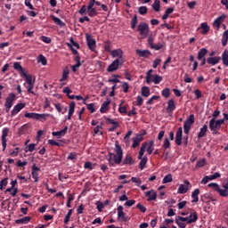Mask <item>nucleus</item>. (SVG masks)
<instances>
[{
	"mask_svg": "<svg viewBox=\"0 0 228 228\" xmlns=\"http://www.w3.org/2000/svg\"><path fill=\"white\" fill-rule=\"evenodd\" d=\"M136 54L141 58H149L151 56V51L149 50H136Z\"/></svg>",
	"mask_w": 228,
	"mask_h": 228,
	"instance_id": "obj_29",
	"label": "nucleus"
},
{
	"mask_svg": "<svg viewBox=\"0 0 228 228\" xmlns=\"http://www.w3.org/2000/svg\"><path fill=\"white\" fill-rule=\"evenodd\" d=\"M163 47H165V43H158L157 45H152L151 48L154 49V51H160Z\"/></svg>",
	"mask_w": 228,
	"mask_h": 228,
	"instance_id": "obj_45",
	"label": "nucleus"
},
{
	"mask_svg": "<svg viewBox=\"0 0 228 228\" xmlns=\"http://www.w3.org/2000/svg\"><path fill=\"white\" fill-rule=\"evenodd\" d=\"M86 108H87V110H88L91 113H95V104H94V103H87V104H86Z\"/></svg>",
	"mask_w": 228,
	"mask_h": 228,
	"instance_id": "obj_55",
	"label": "nucleus"
},
{
	"mask_svg": "<svg viewBox=\"0 0 228 228\" xmlns=\"http://www.w3.org/2000/svg\"><path fill=\"white\" fill-rule=\"evenodd\" d=\"M67 159L70 161H74V159H77V155L75 152H70L67 158Z\"/></svg>",
	"mask_w": 228,
	"mask_h": 228,
	"instance_id": "obj_61",
	"label": "nucleus"
},
{
	"mask_svg": "<svg viewBox=\"0 0 228 228\" xmlns=\"http://www.w3.org/2000/svg\"><path fill=\"white\" fill-rule=\"evenodd\" d=\"M175 143L178 146L183 144V127H179L176 132Z\"/></svg>",
	"mask_w": 228,
	"mask_h": 228,
	"instance_id": "obj_17",
	"label": "nucleus"
},
{
	"mask_svg": "<svg viewBox=\"0 0 228 228\" xmlns=\"http://www.w3.org/2000/svg\"><path fill=\"white\" fill-rule=\"evenodd\" d=\"M72 209H69L64 217V224H69L70 222V216H72Z\"/></svg>",
	"mask_w": 228,
	"mask_h": 228,
	"instance_id": "obj_47",
	"label": "nucleus"
},
{
	"mask_svg": "<svg viewBox=\"0 0 228 228\" xmlns=\"http://www.w3.org/2000/svg\"><path fill=\"white\" fill-rule=\"evenodd\" d=\"M184 184H180L179 188L177 190V193H180L181 195H184L188 191V188L190 186V181L184 180Z\"/></svg>",
	"mask_w": 228,
	"mask_h": 228,
	"instance_id": "obj_14",
	"label": "nucleus"
},
{
	"mask_svg": "<svg viewBox=\"0 0 228 228\" xmlns=\"http://www.w3.org/2000/svg\"><path fill=\"white\" fill-rule=\"evenodd\" d=\"M132 140V149H136V147H139L140 142H143V135H137L136 137H134Z\"/></svg>",
	"mask_w": 228,
	"mask_h": 228,
	"instance_id": "obj_20",
	"label": "nucleus"
},
{
	"mask_svg": "<svg viewBox=\"0 0 228 228\" xmlns=\"http://www.w3.org/2000/svg\"><path fill=\"white\" fill-rule=\"evenodd\" d=\"M162 97H166V99H168L170 97V88L166 87L165 89L162 90Z\"/></svg>",
	"mask_w": 228,
	"mask_h": 228,
	"instance_id": "obj_48",
	"label": "nucleus"
},
{
	"mask_svg": "<svg viewBox=\"0 0 228 228\" xmlns=\"http://www.w3.org/2000/svg\"><path fill=\"white\" fill-rule=\"evenodd\" d=\"M124 53L122 52V49L118 48L116 50H112V52H110V56H112L113 58H118V60H122V54Z\"/></svg>",
	"mask_w": 228,
	"mask_h": 228,
	"instance_id": "obj_23",
	"label": "nucleus"
},
{
	"mask_svg": "<svg viewBox=\"0 0 228 228\" xmlns=\"http://www.w3.org/2000/svg\"><path fill=\"white\" fill-rule=\"evenodd\" d=\"M8 186V178H4L0 181V191H3Z\"/></svg>",
	"mask_w": 228,
	"mask_h": 228,
	"instance_id": "obj_44",
	"label": "nucleus"
},
{
	"mask_svg": "<svg viewBox=\"0 0 228 228\" xmlns=\"http://www.w3.org/2000/svg\"><path fill=\"white\" fill-rule=\"evenodd\" d=\"M227 16L225 14H223L219 17H217L214 22H213V28H216V31H219L220 30V25L222 24L223 20H225V18Z\"/></svg>",
	"mask_w": 228,
	"mask_h": 228,
	"instance_id": "obj_15",
	"label": "nucleus"
},
{
	"mask_svg": "<svg viewBox=\"0 0 228 228\" xmlns=\"http://www.w3.org/2000/svg\"><path fill=\"white\" fill-rule=\"evenodd\" d=\"M38 172H40V167H37L36 164L32 166V178L34 183H38Z\"/></svg>",
	"mask_w": 228,
	"mask_h": 228,
	"instance_id": "obj_18",
	"label": "nucleus"
},
{
	"mask_svg": "<svg viewBox=\"0 0 228 228\" xmlns=\"http://www.w3.org/2000/svg\"><path fill=\"white\" fill-rule=\"evenodd\" d=\"M24 108H26V103L20 102L16 104L11 111V117H15Z\"/></svg>",
	"mask_w": 228,
	"mask_h": 228,
	"instance_id": "obj_13",
	"label": "nucleus"
},
{
	"mask_svg": "<svg viewBox=\"0 0 228 228\" xmlns=\"http://www.w3.org/2000/svg\"><path fill=\"white\" fill-rule=\"evenodd\" d=\"M176 219H178L180 222H187V224L190 225L191 224H195V222H197V216H194V217L192 219H190L188 217H183L181 216H176Z\"/></svg>",
	"mask_w": 228,
	"mask_h": 228,
	"instance_id": "obj_19",
	"label": "nucleus"
},
{
	"mask_svg": "<svg viewBox=\"0 0 228 228\" xmlns=\"http://www.w3.org/2000/svg\"><path fill=\"white\" fill-rule=\"evenodd\" d=\"M193 124H195V116L191 114L183 123L184 134H190V130L191 129V126H193Z\"/></svg>",
	"mask_w": 228,
	"mask_h": 228,
	"instance_id": "obj_7",
	"label": "nucleus"
},
{
	"mask_svg": "<svg viewBox=\"0 0 228 228\" xmlns=\"http://www.w3.org/2000/svg\"><path fill=\"white\" fill-rule=\"evenodd\" d=\"M218 177H222V175L218 172H216L214 175H208L210 181H215V179H218Z\"/></svg>",
	"mask_w": 228,
	"mask_h": 228,
	"instance_id": "obj_56",
	"label": "nucleus"
},
{
	"mask_svg": "<svg viewBox=\"0 0 228 228\" xmlns=\"http://www.w3.org/2000/svg\"><path fill=\"white\" fill-rule=\"evenodd\" d=\"M147 6H141L138 8V12L140 13V15H145L147 13Z\"/></svg>",
	"mask_w": 228,
	"mask_h": 228,
	"instance_id": "obj_57",
	"label": "nucleus"
},
{
	"mask_svg": "<svg viewBox=\"0 0 228 228\" xmlns=\"http://www.w3.org/2000/svg\"><path fill=\"white\" fill-rule=\"evenodd\" d=\"M208 187L212 188V190H214V191H217V193H219L220 197H224L223 189L220 188V185H218V183H211L208 184Z\"/></svg>",
	"mask_w": 228,
	"mask_h": 228,
	"instance_id": "obj_16",
	"label": "nucleus"
},
{
	"mask_svg": "<svg viewBox=\"0 0 228 228\" xmlns=\"http://www.w3.org/2000/svg\"><path fill=\"white\" fill-rule=\"evenodd\" d=\"M140 163H139V168L140 170H143L145 168V166L147 165V157H142Z\"/></svg>",
	"mask_w": 228,
	"mask_h": 228,
	"instance_id": "obj_43",
	"label": "nucleus"
},
{
	"mask_svg": "<svg viewBox=\"0 0 228 228\" xmlns=\"http://www.w3.org/2000/svg\"><path fill=\"white\" fill-rule=\"evenodd\" d=\"M28 129H29V125L25 124L21 126L20 128H18V134L20 136H22V134H26V133H28Z\"/></svg>",
	"mask_w": 228,
	"mask_h": 228,
	"instance_id": "obj_31",
	"label": "nucleus"
},
{
	"mask_svg": "<svg viewBox=\"0 0 228 228\" xmlns=\"http://www.w3.org/2000/svg\"><path fill=\"white\" fill-rule=\"evenodd\" d=\"M175 224L178 225L179 228H186V224L177 218H175Z\"/></svg>",
	"mask_w": 228,
	"mask_h": 228,
	"instance_id": "obj_62",
	"label": "nucleus"
},
{
	"mask_svg": "<svg viewBox=\"0 0 228 228\" xmlns=\"http://www.w3.org/2000/svg\"><path fill=\"white\" fill-rule=\"evenodd\" d=\"M206 159H200L197 164H196V167L197 168H202V167H206Z\"/></svg>",
	"mask_w": 228,
	"mask_h": 228,
	"instance_id": "obj_51",
	"label": "nucleus"
},
{
	"mask_svg": "<svg viewBox=\"0 0 228 228\" xmlns=\"http://www.w3.org/2000/svg\"><path fill=\"white\" fill-rule=\"evenodd\" d=\"M167 111L169 117H172V115H174V111H175V101H174V99H170L167 101Z\"/></svg>",
	"mask_w": 228,
	"mask_h": 228,
	"instance_id": "obj_12",
	"label": "nucleus"
},
{
	"mask_svg": "<svg viewBox=\"0 0 228 228\" xmlns=\"http://www.w3.org/2000/svg\"><path fill=\"white\" fill-rule=\"evenodd\" d=\"M137 31L140 33L142 38H147L149 37V33H151V28H149V24L146 22H141L137 26Z\"/></svg>",
	"mask_w": 228,
	"mask_h": 228,
	"instance_id": "obj_5",
	"label": "nucleus"
},
{
	"mask_svg": "<svg viewBox=\"0 0 228 228\" xmlns=\"http://www.w3.org/2000/svg\"><path fill=\"white\" fill-rule=\"evenodd\" d=\"M135 104L136 106H142L143 104V98L140 95L137 96Z\"/></svg>",
	"mask_w": 228,
	"mask_h": 228,
	"instance_id": "obj_63",
	"label": "nucleus"
},
{
	"mask_svg": "<svg viewBox=\"0 0 228 228\" xmlns=\"http://www.w3.org/2000/svg\"><path fill=\"white\" fill-rule=\"evenodd\" d=\"M173 178H172V174H168L166 176H164L162 183L163 184H167V183H172Z\"/></svg>",
	"mask_w": 228,
	"mask_h": 228,
	"instance_id": "obj_46",
	"label": "nucleus"
},
{
	"mask_svg": "<svg viewBox=\"0 0 228 228\" xmlns=\"http://www.w3.org/2000/svg\"><path fill=\"white\" fill-rule=\"evenodd\" d=\"M67 131H69V126H65L62 130L53 132V136H57V138H61V136H65L67 134Z\"/></svg>",
	"mask_w": 228,
	"mask_h": 228,
	"instance_id": "obj_24",
	"label": "nucleus"
},
{
	"mask_svg": "<svg viewBox=\"0 0 228 228\" xmlns=\"http://www.w3.org/2000/svg\"><path fill=\"white\" fill-rule=\"evenodd\" d=\"M86 38L87 42V46L89 47L90 51H95L96 42L95 39L90 34H86Z\"/></svg>",
	"mask_w": 228,
	"mask_h": 228,
	"instance_id": "obj_10",
	"label": "nucleus"
},
{
	"mask_svg": "<svg viewBox=\"0 0 228 228\" xmlns=\"http://www.w3.org/2000/svg\"><path fill=\"white\" fill-rule=\"evenodd\" d=\"M41 40L42 42H45V44H51V37H49L42 36Z\"/></svg>",
	"mask_w": 228,
	"mask_h": 228,
	"instance_id": "obj_64",
	"label": "nucleus"
},
{
	"mask_svg": "<svg viewBox=\"0 0 228 228\" xmlns=\"http://www.w3.org/2000/svg\"><path fill=\"white\" fill-rule=\"evenodd\" d=\"M38 60L40 63H42V65H47V59H45V56H44L43 54H40L38 56Z\"/></svg>",
	"mask_w": 228,
	"mask_h": 228,
	"instance_id": "obj_59",
	"label": "nucleus"
},
{
	"mask_svg": "<svg viewBox=\"0 0 228 228\" xmlns=\"http://www.w3.org/2000/svg\"><path fill=\"white\" fill-rule=\"evenodd\" d=\"M199 195H200V189H195L191 193L192 204L199 202Z\"/></svg>",
	"mask_w": 228,
	"mask_h": 228,
	"instance_id": "obj_26",
	"label": "nucleus"
},
{
	"mask_svg": "<svg viewBox=\"0 0 228 228\" xmlns=\"http://www.w3.org/2000/svg\"><path fill=\"white\" fill-rule=\"evenodd\" d=\"M209 129H221L220 125L215 118H211L208 123Z\"/></svg>",
	"mask_w": 228,
	"mask_h": 228,
	"instance_id": "obj_27",
	"label": "nucleus"
},
{
	"mask_svg": "<svg viewBox=\"0 0 228 228\" xmlns=\"http://www.w3.org/2000/svg\"><path fill=\"white\" fill-rule=\"evenodd\" d=\"M110 102H111V101L110 99H107V101L102 102L101 109H100V111L102 113H106V111H108V108L110 107Z\"/></svg>",
	"mask_w": 228,
	"mask_h": 228,
	"instance_id": "obj_30",
	"label": "nucleus"
},
{
	"mask_svg": "<svg viewBox=\"0 0 228 228\" xmlns=\"http://www.w3.org/2000/svg\"><path fill=\"white\" fill-rule=\"evenodd\" d=\"M208 54V49L206 48H201L199 52H198V56H197V60H202L203 58H206V55Z\"/></svg>",
	"mask_w": 228,
	"mask_h": 228,
	"instance_id": "obj_33",
	"label": "nucleus"
},
{
	"mask_svg": "<svg viewBox=\"0 0 228 228\" xmlns=\"http://www.w3.org/2000/svg\"><path fill=\"white\" fill-rule=\"evenodd\" d=\"M48 145H54L55 147H63V144L54 140H48Z\"/></svg>",
	"mask_w": 228,
	"mask_h": 228,
	"instance_id": "obj_52",
	"label": "nucleus"
},
{
	"mask_svg": "<svg viewBox=\"0 0 228 228\" xmlns=\"http://www.w3.org/2000/svg\"><path fill=\"white\" fill-rule=\"evenodd\" d=\"M221 42H222L223 47H225V45H227V42H228V30H225L223 33Z\"/></svg>",
	"mask_w": 228,
	"mask_h": 228,
	"instance_id": "obj_36",
	"label": "nucleus"
},
{
	"mask_svg": "<svg viewBox=\"0 0 228 228\" xmlns=\"http://www.w3.org/2000/svg\"><path fill=\"white\" fill-rule=\"evenodd\" d=\"M116 153H109V158L107 160L109 161L110 167H115L116 165H120L122 163V159L124 158V151H122V147L118 142V141L115 142V149Z\"/></svg>",
	"mask_w": 228,
	"mask_h": 228,
	"instance_id": "obj_1",
	"label": "nucleus"
},
{
	"mask_svg": "<svg viewBox=\"0 0 228 228\" xmlns=\"http://www.w3.org/2000/svg\"><path fill=\"white\" fill-rule=\"evenodd\" d=\"M51 117V114H38L37 117V120H40V122H45L47 120V118Z\"/></svg>",
	"mask_w": 228,
	"mask_h": 228,
	"instance_id": "obj_42",
	"label": "nucleus"
},
{
	"mask_svg": "<svg viewBox=\"0 0 228 228\" xmlns=\"http://www.w3.org/2000/svg\"><path fill=\"white\" fill-rule=\"evenodd\" d=\"M220 60L223 61V65L225 67H228V51L224 50L222 53V57L220 56H215V57H208L207 58V63L208 65H218L220 63Z\"/></svg>",
	"mask_w": 228,
	"mask_h": 228,
	"instance_id": "obj_2",
	"label": "nucleus"
},
{
	"mask_svg": "<svg viewBox=\"0 0 228 228\" xmlns=\"http://www.w3.org/2000/svg\"><path fill=\"white\" fill-rule=\"evenodd\" d=\"M223 197H227L228 196V180L226 181L225 183L223 184Z\"/></svg>",
	"mask_w": 228,
	"mask_h": 228,
	"instance_id": "obj_49",
	"label": "nucleus"
},
{
	"mask_svg": "<svg viewBox=\"0 0 228 228\" xmlns=\"http://www.w3.org/2000/svg\"><path fill=\"white\" fill-rule=\"evenodd\" d=\"M29 222H31V216H25L23 218L15 220V224H17L18 225H22L24 224H29Z\"/></svg>",
	"mask_w": 228,
	"mask_h": 228,
	"instance_id": "obj_28",
	"label": "nucleus"
},
{
	"mask_svg": "<svg viewBox=\"0 0 228 228\" xmlns=\"http://www.w3.org/2000/svg\"><path fill=\"white\" fill-rule=\"evenodd\" d=\"M95 206L99 213L102 212V209H104V204L102 201H96Z\"/></svg>",
	"mask_w": 228,
	"mask_h": 228,
	"instance_id": "obj_53",
	"label": "nucleus"
},
{
	"mask_svg": "<svg viewBox=\"0 0 228 228\" xmlns=\"http://www.w3.org/2000/svg\"><path fill=\"white\" fill-rule=\"evenodd\" d=\"M121 163H122V165L133 166L134 164V159H133V157H131V155L126 154L125 159H123V161Z\"/></svg>",
	"mask_w": 228,
	"mask_h": 228,
	"instance_id": "obj_25",
	"label": "nucleus"
},
{
	"mask_svg": "<svg viewBox=\"0 0 228 228\" xmlns=\"http://www.w3.org/2000/svg\"><path fill=\"white\" fill-rule=\"evenodd\" d=\"M163 149H170V140L168 139V137H166L164 140Z\"/></svg>",
	"mask_w": 228,
	"mask_h": 228,
	"instance_id": "obj_58",
	"label": "nucleus"
},
{
	"mask_svg": "<svg viewBox=\"0 0 228 228\" xmlns=\"http://www.w3.org/2000/svg\"><path fill=\"white\" fill-rule=\"evenodd\" d=\"M145 196L148 197V202H151V200H156L158 199V194L154 190L148 191L145 192Z\"/></svg>",
	"mask_w": 228,
	"mask_h": 228,
	"instance_id": "obj_21",
	"label": "nucleus"
},
{
	"mask_svg": "<svg viewBox=\"0 0 228 228\" xmlns=\"http://www.w3.org/2000/svg\"><path fill=\"white\" fill-rule=\"evenodd\" d=\"M13 68L15 69V70H19L20 76L21 74H24V68H22L20 62H14Z\"/></svg>",
	"mask_w": 228,
	"mask_h": 228,
	"instance_id": "obj_41",
	"label": "nucleus"
},
{
	"mask_svg": "<svg viewBox=\"0 0 228 228\" xmlns=\"http://www.w3.org/2000/svg\"><path fill=\"white\" fill-rule=\"evenodd\" d=\"M37 117H38V113H35V112H26L24 114L25 118H32V120H37Z\"/></svg>",
	"mask_w": 228,
	"mask_h": 228,
	"instance_id": "obj_38",
	"label": "nucleus"
},
{
	"mask_svg": "<svg viewBox=\"0 0 228 228\" xmlns=\"http://www.w3.org/2000/svg\"><path fill=\"white\" fill-rule=\"evenodd\" d=\"M160 1L159 0H154L151 7L153 8V10L155 12H159V10L161 9V5H160Z\"/></svg>",
	"mask_w": 228,
	"mask_h": 228,
	"instance_id": "obj_40",
	"label": "nucleus"
},
{
	"mask_svg": "<svg viewBox=\"0 0 228 228\" xmlns=\"http://www.w3.org/2000/svg\"><path fill=\"white\" fill-rule=\"evenodd\" d=\"M118 219L122 222H129V217L126 216V212H124V207H122V205L118 207Z\"/></svg>",
	"mask_w": 228,
	"mask_h": 228,
	"instance_id": "obj_9",
	"label": "nucleus"
},
{
	"mask_svg": "<svg viewBox=\"0 0 228 228\" xmlns=\"http://www.w3.org/2000/svg\"><path fill=\"white\" fill-rule=\"evenodd\" d=\"M206 133H208V125H204L198 133V138H204L206 136Z\"/></svg>",
	"mask_w": 228,
	"mask_h": 228,
	"instance_id": "obj_34",
	"label": "nucleus"
},
{
	"mask_svg": "<svg viewBox=\"0 0 228 228\" xmlns=\"http://www.w3.org/2000/svg\"><path fill=\"white\" fill-rule=\"evenodd\" d=\"M153 70H148L146 74V83L151 85V83H154L155 85H159L160 81H163V77L158 74L152 75Z\"/></svg>",
	"mask_w": 228,
	"mask_h": 228,
	"instance_id": "obj_4",
	"label": "nucleus"
},
{
	"mask_svg": "<svg viewBox=\"0 0 228 228\" xmlns=\"http://www.w3.org/2000/svg\"><path fill=\"white\" fill-rule=\"evenodd\" d=\"M87 13L89 17H95V15H97V9L95 8L87 9Z\"/></svg>",
	"mask_w": 228,
	"mask_h": 228,
	"instance_id": "obj_50",
	"label": "nucleus"
},
{
	"mask_svg": "<svg viewBox=\"0 0 228 228\" xmlns=\"http://www.w3.org/2000/svg\"><path fill=\"white\" fill-rule=\"evenodd\" d=\"M145 151H147L148 154H152V152L154 151V142L152 140H151L150 142H145L142 144L138 154V159H142V158H143Z\"/></svg>",
	"mask_w": 228,
	"mask_h": 228,
	"instance_id": "obj_3",
	"label": "nucleus"
},
{
	"mask_svg": "<svg viewBox=\"0 0 228 228\" xmlns=\"http://www.w3.org/2000/svg\"><path fill=\"white\" fill-rule=\"evenodd\" d=\"M158 99H159V96L158 95H153L151 98H150L147 101V104L151 105V104H154V101H158Z\"/></svg>",
	"mask_w": 228,
	"mask_h": 228,
	"instance_id": "obj_60",
	"label": "nucleus"
},
{
	"mask_svg": "<svg viewBox=\"0 0 228 228\" xmlns=\"http://www.w3.org/2000/svg\"><path fill=\"white\" fill-rule=\"evenodd\" d=\"M141 94L142 95V97H149V95H151V88H149V86H142L141 88Z\"/></svg>",
	"mask_w": 228,
	"mask_h": 228,
	"instance_id": "obj_35",
	"label": "nucleus"
},
{
	"mask_svg": "<svg viewBox=\"0 0 228 228\" xmlns=\"http://www.w3.org/2000/svg\"><path fill=\"white\" fill-rule=\"evenodd\" d=\"M9 133H10V128L8 127H4L2 130L1 142H2L3 152L6 151V145L8 142V139H6V137L8 136Z\"/></svg>",
	"mask_w": 228,
	"mask_h": 228,
	"instance_id": "obj_8",
	"label": "nucleus"
},
{
	"mask_svg": "<svg viewBox=\"0 0 228 228\" xmlns=\"http://www.w3.org/2000/svg\"><path fill=\"white\" fill-rule=\"evenodd\" d=\"M15 101H17V96L14 93L9 94L5 98L4 108L6 113H10V110H12V106H13V102H15Z\"/></svg>",
	"mask_w": 228,
	"mask_h": 228,
	"instance_id": "obj_6",
	"label": "nucleus"
},
{
	"mask_svg": "<svg viewBox=\"0 0 228 228\" xmlns=\"http://www.w3.org/2000/svg\"><path fill=\"white\" fill-rule=\"evenodd\" d=\"M74 111H76V102H71L69 103V114H68L66 120H70L72 118V115H74Z\"/></svg>",
	"mask_w": 228,
	"mask_h": 228,
	"instance_id": "obj_22",
	"label": "nucleus"
},
{
	"mask_svg": "<svg viewBox=\"0 0 228 228\" xmlns=\"http://www.w3.org/2000/svg\"><path fill=\"white\" fill-rule=\"evenodd\" d=\"M51 19L52 20H53V22H55V24H57L58 26H61V28H62V26H65V23L60 20V18L54 16V15H51Z\"/></svg>",
	"mask_w": 228,
	"mask_h": 228,
	"instance_id": "obj_39",
	"label": "nucleus"
},
{
	"mask_svg": "<svg viewBox=\"0 0 228 228\" xmlns=\"http://www.w3.org/2000/svg\"><path fill=\"white\" fill-rule=\"evenodd\" d=\"M104 51H106V53H112V51H111V43H110V42H107V43H105L104 44Z\"/></svg>",
	"mask_w": 228,
	"mask_h": 228,
	"instance_id": "obj_54",
	"label": "nucleus"
},
{
	"mask_svg": "<svg viewBox=\"0 0 228 228\" xmlns=\"http://www.w3.org/2000/svg\"><path fill=\"white\" fill-rule=\"evenodd\" d=\"M122 65V61L120 62V59H116L112 61L110 65H109L107 71L108 72H115V70L118 69V66Z\"/></svg>",
	"mask_w": 228,
	"mask_h": 228,
	"instance_id": "obj_11",
	"label": "nucleus"
},
{
	"mask_svg": "<svg viewBox=\"0 0 228 228\" xmlns=\"http://www.w3.org/2000/svg\"><path fill=\"white\" fill-rule=\"evenodd\" d=\"M200 29H203L201 31L202 35H208V33H209V25H208L206 22H203L200 25Z\"/></svg>",
	"mask_w": 228,
	"mask_h": 228,
	"instance_id": "obj_37",
	"label": "nucleus"
},
{
	"mask_svg": "<svg viewBox=\"0 0 228 228\" xmlns=\"http://www.w3.org/2000/svg\"><path fill=\"white\" fill-rule=\"evenodd\" d=\"M69 74H70V70L69 69V68L68 67L64 68L62 71V77L60 79V83H62V81H67L69 77Z\"/></svg>",
	"mask_w": 228,
	"mask_h": 228,
	"instance_id": "obj_32",
	"label": "nucleus"
}]
</instances>
